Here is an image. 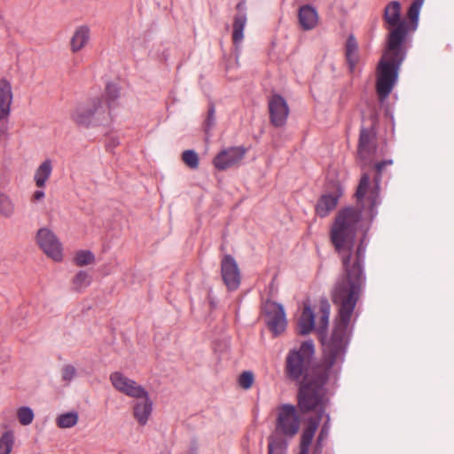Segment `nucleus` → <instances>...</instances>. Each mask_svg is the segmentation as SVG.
<instances>
[{
	"mask_svg": "<svg viewBox=\"0 0 454 454\" xmlns=\"http://www.w3.org/2000/svg\"><path fill=\"white\" fill-rule=\"evenodd\" d=\"M361 218L360 210L343 208L337 214L330 231L331 241L341 260L342 270L331 293L332 301L338 307V317L330 338L322 340L323 363L327 369L339 367L344 361L352 316L365 286L364 239H361L353 250Z\"/></svg>",
	"mask_w": 454,
	"mask_h": 454,
	"instance_id": "1",
	"label": "nucleus"
},
{
	"mask_svg": "<svg viewBox=\"0 0 454 454\" xmlns=\"http://www.w3.org/2000/svg\"><path fill=\"white\" fill-rule=\"evenodd\" d=\"M401 10L398 1L388 3L384 10V20L391 28L377 67L376 90L380 100L386 99L391 93L398 77L400 66L406 55L405 40L409 25L402 20Z\"/></svg>",
	"mask_w": 454,
	"mask_h": 454,
	"instance_id": "2",
	"label": "nucleus"
},
{
	"mask_svg": "<svg viewBox=\"0 0 454 454\" xmlns=\"http://www.w3.org/2000/svg\"><path fill=\"white\" fill-rule=\"evenodd\" d=\"M71 116L76 124L86 128L106 126L113 121L110 107L104 97L98 95L88 98L84 105L77 107Z\"/></svg>",
	"mask_w": 454,
	"mask_h": 454,
	"instance_id": "3",
	"label": "nucleus"
},
{
	"mask_svg": "<svg viewBox=\"0 0 454 454\" xmlns=\"http://www.w3.org/2000/svg\"><path fill=\"white\" fill-rule=\"evenodd\" d=\"M330 309V304L326 300L321 301L317 313L311 309L309 305H304L297 323L299 333L305 335L316 330L320 335H323L328 327Z\"/></svg>",
	"mask_w": 454,
	"mask_h": 454,
	"instance_id": "4",
	"label": "nucleus"
},
{
	"mask_svg": "<svg viewBox=\"0 0 454 454\" xmlns=\"http://www.w3.org/2000/svg\"><path fill=\"white\" fill-rule=\"evenodd\" d=\"M393 164L392 160H386L375 164L376 177L374 183H370L368 174H363L356 190L357 200L361 202L368 201L372 210L380 204V181L386 168Z\"/></svg>",
	"mask_w": 454,
	"mask_h": 454,
	"instance_id": "5",
	"label": "nucleus"
},
{
	"mask_svg": "<svg viewBox=\"0 0 454 454\" xmlns=\"http://www.w3.org/2000/svg\"><path fill=\"white\" fill-rule=\"evenodd\" d=\"M326 402L323 383H309L301 387L298 405L302 412L315 411L319 413L318 419H321Z\"/></svg>",
	"mask_w": 454,
	"mask_h": 454,
	"instance_id": "6",
	"label": "nucleus"
},
{
	"mask_svg": "<svg viewBox=\"0 0 454 454\" xmlns=\"http://www.w3.org/2000/svg\"><path fill=\"white\" fill-rule=\"evenodd\" d=\"M315 349L312 341L303 342L298 350H292L286 357V372L294 380H299L310 362Z\"/></svg>",
	"mask_w": 454,
	"mask_h": 454,
	"instance_id": "7",
	"label": "nucleus"
},
{
	"mask_svg": "<svg viewBox=\"0 0 454 454\" xmlns=\"http://www.w3.org/2000/svg\"><path fill=\"white\" fill-rule=\"evenodd\" d=\"M300 429V418L294 406L283 404L278 409V418L273 435L294 437Z\"/></svg>",
	"mask_w": 454,
	"mask_h": 454,
	"instance_id": "8",
	"label": "nucleus"
},
{
	"mask_svg": "<svg viewBox=\"0 0 454 454\" xmlns=\"http://www.w3.org/2000/svg\"><path fill=\"white\" fill-rule=\"evenodd\" d=\"M35 242L48 258L57 262L63 261V245L52 230L40 228L35 234Z\"/></svg>",
	"mask_w": 454,
	"mask_h": 454,
	"instance_id": "9",
	"label": "nucleus"
},
{
	"mask_svg": "<svg viewBox=\"0 0 454 454\" xmlns=\"http://www.w3.org/2000/svg\"><path fill=\"white\" fill-rule=\"evenodd\" d=\"M109 380L116 391L129 397L135 398L146 395V390L143 386L121 372H113L109 376Z\"/></svg>",
	"mask_w": 454,
	"mask_h": 454,
	"instance_id": "10",
	"label": "nucleus"
},
{
	"mask_svg": "<svg viewBox=\"0 0 454 454\" xmlns=\"http://www.w3.org/2000/svg\"><path fill=\"white\" fill-rule=\"evenodd\" d=\"M376 136L372 129L362 128L358 142L357 155L361 166L370 165L376 156Z\"/></svg>",
	"mask_w": 454,
	"mask_h": 454,
	"instance_id": "11",
	"label": "nucleus"
},
{
	"mask_svg": "<svg viewBox=\"0 0 454 454\" xmlns=\"http://www.w3.org/2000/svg\"><path fill=\"white\" fill-rule=\"evenodd\" d=\"M265 322L274 335L282 333L286 327V318L282 305L268 301L263 306Z\"/></svg>",
	"mask_w": 454,
	"mask_h": 454,
	"instance_id": "12",
	"label": "nucleus"
},
{
	"mask_svg": "<svg viewBox=\"0 0 454 454\" xmlns=\"http://www.w3.org/2000/svg\"><path fill=\"white\" fill-rule=\"evenodd\" d=\"M247 149L243 146H233L222 150L213 160V165L218 170H224L239 164L244 158Z\"/></svg>",
	"mask_w": 454,
	"mask_h": 454,
	"instance_id": "13",
	"label": "nucleus"
},
{
	"mask_svg": "<svg viewBox=\"0 0 454 454\" xmlns=\"http://www.w3.org/2000/svg\"><path fill=\"white\" fill-rule=\"evenodd\" d=\"M221 274L228 290L234 291L239 288L241 280L240 270L237 262L231 255L226 254L223 257Z\"/></svg>",
	"mask_w": 454,
	"mask_h": 454,
	"instance_id": "14",
	"label": "nucleus"
},
{
	"mask_svg": "<svg viewBox=\"0 0 454 454\" xmlns=\"http://www.w3.org/2000/svg\"><path fill=\"white\" fill-rule=\"evenodd\" d=\"M270 118L275 127H282L286 124L289 115V107L286 99L275 94L270 97L268 102Z\"/></svg>",
	"mask_w": 454,
	"mask_h": 454,
	"instance_id": "15",
	"label": "nucleus"
},
{
	"mask_svg": "<svg viewBox=\"0 0 454 454\" xmlns=\"http://www.w3.org/2000/svg\"><path fill=\"white\" fill-rule=\"evenodd\" d=\"M134 399L137 401L133 408V415L141 426H145L153 411V402L150 399L149 393L146 391L145 396H137Z\"/></svg>",
	"mask_w": 454,
	"mask_h": 454,
	"instance_id": "16",
	"label": "nucleus"
},
{
	"mask_svg": "<svg viewBox=\"0 0 454 454\" xmlns=\"http://www.w3.org/2000/svg\"><path fill=\"white\" fill-rule=\"evenodd\" d=\"M90 29L87 25L77 27L70 38V50L73 53L82 51L90 42Z\"/></svg>",
	"mask_w": 454,
	"mask_h": 454,
	"instance_id": "17",
	"label": "nucleus"
},
{
	"mask_svg": "<svg viewBox=\"0 0 454 454\" xmlns=\"http://www.w3.org/2000/svg\"><path fill=\"white\" fill-rule=\"evenodd\" d=\"M341 192H336L334 194H324L318 200L316 206V213L320 217H325L333 211L337 204Z\"/></svg>",
	"mask_w": 454,
	"mask_h": 454,
	"instance_id": "18",
	"label": "nucleus"
},
{
	"mask_svg": "<svg viewBox=\"0 0 454 454\" xmlns=\"http://www.w3.org/2000/svg\"><path fill=\"white\" fill-rule=\"evenodd\" d=\"M13 100L12 87L10 81L0 79V114H11Z\"/></svg>",
	"mask_w": 454,
	"mask_h": 454,
	"instance_id": "19",
	"label": "nucleus"
},
{
	"mask_svg": "<svg viewBox=\"0 0 454 454\" xmlns=\"http://www.w3.org/2000/svg\"><path fill=\"white\" fill-rule=\"evenodd\" d=\"M299 22L304 30L313 29L318 22V15L315 8L303 5L299 10Z\"/></svg>",
	"mask_w": 454,
	"mask_h": 454,
	"instance_id": "20",
	"label": "nucleus"
},
{
	"mask_svg": "<svg viewBox=\"0 0 454 454\" xmlns=\"http://www.w3.org/2000/svg\"><path fill=\"white\" fill-rule=\"evenodd\" d=\"M53 166L50 159L44 160L35 169L34 182L37 188L43 189L46 186L52 173Z\"/></svg>",
	"mask_w": 454,
	"mask_h": 454,
	"instance_id": "21",
	"label": "nucleus"
},
{
	"mask_svg": "<svg viewBox=\"0 0 454 454\" xmlns=\"http://www.w3.org/2000/svg\"><path fill=\"white\" fill-rule=\"evenodd\" d=\"M318 419H309L301 436L300 454H309V447L318 427Z\"/></svg>",
	"mask_w": 454,
	"mask_h": 454,
	"instance_id": "22",
	"label": "nucleus"
},
{
	"mask_svg": "<svg viewBox=\"0 0 454 454\" xmlns=\"http://www.w3.org/2000/svg\"><path fill=\"white\" fill-rule=\"evenodd\" d=\"M17 213L15 200L6 192L0 191V217L12 219Z\"/></svg>",
	"mask_w": 454,
	"mask_h": 454,
	"instance_id": "23",
	"label": "nucleus"
},
{
	"mask_svg": "<svg viewBox=\"0 0 454 454\" xmlns=\"http://www.w3.org/2000/svg\"><path fill=\"white\" fill-rule=\"evenodd\" d=\"M346 59L349 66V69L353 72L359 60L358 45L354 35H350L346 43Z\"/></svg>",
	"mask_w": 454,
	"mask_h": 454,
	"instance_id": "24",
	"label": "nucleus"
},
{
	"mask_svg": "<svg viewBox=\"0 0 454 454\" xmlns=\"http://www.w3.org/2000/svg\"><path fill=\"white\" fill-rule=\"evenodd\" d=\"M247 24V16L244 13H239L234 17L232 40L234 44H239L244 38V29Z\"/></svg>",
	"mask_w": 454,
	"mask_h": 454,
	"instance_id": "25",
	"label": "nucleus"
},
{
	"mask_svg": "<svg viewBox=\"0 0 454 454\" xmlns=\"http://www.w3.org/2000/svg\"><path fill=\"white\" fill-rule=\"evenodd\" d=\"M79 419L76 411H70L59 414L56 419V425L59 428H70L74 427Z\"/></svg>",
	"mask_w": 454,
	"mask_h": 454,
	"instance_id": "26",
	"label": "nucleus"
},
{
	"mask_svg": "<svg viewBox=\"0 0 454 454\" xmlns=\"http://www.w3.org/2000/svg\"><path fill=\"white\" fill-rule=\"evenodd\" d=\"M286 446L287 443L284 439L271 435L269 438L268 454H285Z\"/></svg>",
	"mask_w": 454,
	"mask_h": 454,
	"instance_id": "27",
	"label": "nucleus"
},
{
	"mask_svg": "<svg viewBox=\"0 0 454 454\" xmlns=\"http://www.w3.org/2000/svg\"><path fill=\"white\" fill-rule=\"evenodd\" d=\"M74 263L79 267H83L94 263L95 255L90 250H79L74 257Z\"/></svg>",
	"mask_w": 454,
	"mask_h": 454,
	"instance_id": "28",
	"label": "nucleus"
},
{
	"mask_svg": "<svg viewBox=\"0 0 454 454\" xmlns=\"http://www.w3.org/2000/svg\"><path fill=\"white\" fill-rule=\"evenodd\" d=\"M91 283L90 275L83 270L79 271L73 278V286L76 291H82Z\"/></svg>",
	"mask_w": 454,
	"mask_h": 454,
	"instance_id": "29",
	"label": "nucleus"
},
{
	"mask_svg": "<svg viewBox=\"0 0 454 454\" xmlns=\"http://www.w3.org/2000/svg\"><path fill=\"white\" fill-rule=\"evenodd\" d=\"M424 0H414L408 10V17L413 23L412 29L415 30L419 20V12L423 5Z\"/></svg>",
	"mask_w": 454,
	"mask_h": 454,
	"instance_id": "30",
	"label": "nucleus"
},
{
	"mask_svg": "<svg viewBox=\"0 0 454 454\" xmlns=\"http://www.w3.org/2000/svg\"><path fill=\"white\" fill-rule=\"evenodd\" d=\"M182 160L184 163L190 168L196 169L199 167V156L193 150L184 151L182 153Z\"/></svg>",
	"mask_w": 454,
	"mask_h": 454,
	"instance_id": "31",
	"label": "nucleus"
},
{
	"mask_svg": "<svg viewBox=\"0 0 454 454\" xmlns=\"http://www.w3.org/2000/svg\"><path fill=\"white\" fill-rule=\"evenodd\" d=\"M13 446V434L5 432L0 438V454H10Z\"/></svg>",
	"mask_w": 454,
	"mask_h": 454,
	"instance_id": "32",
	"label": "nucleus"
},
{
	"mask_svg": "<svg viewBox=\"0 0 454 454\" xmlns=\"http://www.w3.org/2000/svg\"><path fill=\"white\" fill-rule=\"evenodd\" d=\"M99 96H103L108 106L111 107L112 105L119 98L120 91L117 86L114 84H108L106 88V93L100 94Z\"/></svg>",
	"mask_w": 454,
	"mask_h": 454,
	"instance_id": "33",
	"label": "nucleus"
},
{
	"mask_svg": "<svg viewBox=\"0 0 454 454\" xmlns=\"http://www.w3.org/2000/svg\"><path fill=\"white\" fill-rule=\"evenodd\" d=\"M19 421L24 426H27L32 423L34 419V412L28 407H21L17 412Z\"/></svg>",
	"mask_w": 454,
	"mask_h": 454,
	"instance_id": "34",
	"label": "nucleus"
},
{
	"mask_svg": "<svg viewBox=\"0 0 454 454\" xmlns=\"http://www.w3.org/2000/svg\"><path fill=\"white\" fill-rule=\"evenodd\" d=\"M254 381V377L253 372L250 371L243 372L238 379L239 385L243 389H246V390L249 389L253 386Z\"/></svg>",
	"mask_w": 454,
	"mask_h": 454,
	"instance_id": "35",
	"label": "nucleus"
},
{
	"mask_svg": "<svg viewBox=\"0 0 454 454\" xmlns=\"http://www.w3.org/2000/svg\"><path fill=\"white\" fill-rule=\"evenodd\" d=\"M328 422H329V416L326 415V421L320 431V434H319L317 441V446L314 450L313 454H320L321 453L322 442L328 435V430H329Z\"/></svg>",
	"mask_w": 454,
	"mask_h": 454,
	"instance_id": "36",
	"label": "nucleus"
},
{
	"mask_svg": "<svg viewBox=\"0 0 454 454\" xmlns=\"http://www.w3.org/2000/svg\"><path fill=\"white\" fill-rule=\"evenodd\" d=\"M62 380L69 384L76 376V370L71 364L65 365L61 370Z\"/></svg>",
	"mask_w": 454,
	"mask_h": 454,
	"instance_id": "37",
	"label": "nucleus"
},
{
	"mask_svg": "<svg viewBox=\"0 0 454 454\" xmlns=\"http://www.w3.org/2000/svg\"><path fill=\"white\" fill-rule=\"evenodd\" d=\"M11 114H0V138H6L9 135V116Z\"/></svg>",
	"mask_w": 454,
	"mask_h": 454,
	"instance_id": "38",
	"label": "nucleus"
},
{
	"mask_svg": "<svg viewBox=\"0 0 454 454\" xmlns=\"http://www.w3.org/2000/svg\"><path fill=\"white\" fill-rule=\"evenodd\" d=\"M45 197V192L40 189V190H36L33 192V194L31 195V202L32 203H36V202H39L41 200H43Z\"/></svg>",
	"mask_w": 454,
	"mask_h": 454,
	"instance_id": "39",
	"label": "nucleus"
},
{
	"mask_svg": "<svg viewBox=\"0 0 454 454\" xmlns=\"http://www.w3.org/2000/svg\"><path fill=\"white\" fill-rule=\"evenodd\" d=\"M214 114H215V109L212 107L208 111V121H214Z\"/></svg>",
	"mask_w": 454,
	"mask_h": 454,
	"instance_id": "40",
	"label": "nucleus"
}]
</instances>
